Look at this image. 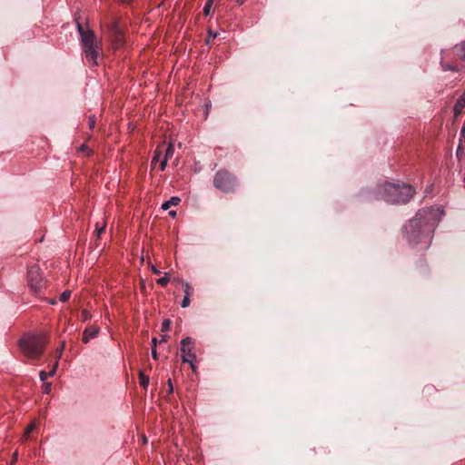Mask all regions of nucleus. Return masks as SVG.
<instances>
[{
  "label": "nucleus",
  "mask_w": 465,
  "mask_h": 465,
  "mask_svg": "<svg viewBox=\"0 0 465 465\" xmlns=\"http://www.w3.org/2000/svg\"><path fill=\"white\" fill-rule=\"evenodd\" d=\"M441 208H424L420 210L415 217L409 222V246L416 247L419 251L427 250L432 241L436 226L444 215Z\"/></svg>",
  "instance_id": "1"
},
{
  "label": "nucleus",
  "mask_w": 465,
  "mask_h": 465,
  "mask_svg": "<svg viewBox=\"0 0 465 465\" xmlns=\"http://www.w3.org/2000/svg\"><path fill=\"white\" fill-rule=\"evenodd\" d=\"M47 343L48 338L45 334L26 335L19 340L21 351L25 356L34 361L42 357Z\"/></svg>",
  "instance_id": "2"
},
{
  "label": "nucleus",
  "mask_w": 465,
  "mask_h": 465,
  "mask_svg": "<svg viewBox=\"0 0 465 465\" xmlns=\"http://www.w3.org/2000/svg\"><path fill=\"white\" fill-rule=\"evenodd\" d=\"M76 24L86 59L93 63V64H97V58L101 49L100 41L92 30L84 29V25L78 21Z\"/></svg>",
  "instance_id": "3"
},
{
  "label": "nucleus",
  "mask_w": 465,
  "mask_h": 465,
  "mask_svg": "<svg viewBox=\"0 0 465 465\" xmlns=\"http://www.w3.org/2000/svg\"><path fill=\"white\" fill-rule=\"evenodd\" d=\"M213 185L218 190L229 193L239 186L236 176L226 169L218 171L213 177Z\"/></svg>",
  "instance_id": "4"
},
{
  "label": "nucleus",
  "mask_w": 465,
  "mask_h": 465,
  "mask_svg": "<svg viewBox=\"0 0 465 465\" xmlns=\"http://www.w3.org/2000/svg\"><path fill=\"white\" fill-rule=\"evenodd\" d=\"M381 198L390 203H405L399 183L386 182L379 188Z\"/></svg>",
  "instance_id": "5"
},
{
  "label": "nucleus",
  "mask_w": 465,
  "mask_h": 465,
  "mask_svg": "<svg viewBox=\"0 0 465 465\" xmlns=\"http://www.w3.org/2000/svg\"><path fill=\"white\" fill-rule=\"evenodd\" d=\"M27 283L31 291L37 294L44 287L43 277L40 268L37 265H33L27 271Z\"/></svg>",
  "instance_id": "6"
},
{
  "label": "nucleus",
  "mask_w": 465,
  "mask_h": 465,
  "mask_svg": "<svg viewBox=\"0 0 465 465\" xmlns=\"http://www.w3.org/2000/svg\"><path fill=\"white\" fill-rule=\"evenodd\" d=\"M193 341L191 337H186L181 341V351L183 353V361L189 362L193 370H194V365L193 361L195 360L196 356L193 351Z\"/></svg>",
  "instance_id": "7"
},
{
  "label": "nucleus",
  "mask_w": 465,
  "mask_h": 465,
  "mask_svg": "<svg viewBox=\"0 0 465 465\" xmlns=\"http://www.w3.org/2000/svg\"><path fill=\"white\" fill-rule=\"evenodd\" d=\"M108 29H109L111 37L114 40V42L116 45H121L123 42L124 35H123L122 30L120 29V27L118 25V23L116 21H112L111 24L109 25Z\"/></svg>",
  "instance_id": "8"
},
{
  "label": "nucleus",
  "mask_w": 465,
  "mask_h": 465,
  "mask_svg": "<svg viewBox=\"0 0 465 465\" xmlns=\"http://www.w3.org/2000/svg\"><path fill=\"white\" fill-rule=\"evenodd\" d=\"M99 332V328L97 326H91L89 328H86L84 331L82 341L84 343L89 342L90 339H93L97 336Z\"/></svg>",
  "instance_id": "9"
},
{
  "label": "nucleus",
  "mask_w": 465,
  "mask_h": 465,
  "mask_svg": "<svg viewBox=\"0 0 465 465\" xmlns=\"http://www.w3.org/2000/svg\"><path fill=\"white\" fill-rule=\"evenodd\" d=\"M164 144H159L153 152V155L151 162V169H154L157 163L160 161V157L163 152Z\"/></svg>",
  "instance_id": "10"
},
{
  "label": "nucleus",
  "mask_w": 465,
  "mask_h": 465,
  "mask_svg": "<svg viewBox=\"0 0 465 465\" xmlns=\"http://www.w3.org/2000/svg\"><path fill=\"white\" fill-rule=\"evenodd\" d=\"M58 368V361H55V362L54 363V366L52 368V370L49 371V372H46L45 371H41L40 373H39V377H40V380L44 382H45V380L48 378V377H52L55 374L56 372V370Z\"/></svg>",
  "instance_id": "11"
},
{
  "label": "nucleus",
  "mask_w": 465,
  "mask_h": 465,
  "mask_svg": "<svg viewBox=\"0 0 465 465\" xmlns=\"http://www.w3.org/2000/svg\"><path fill=\"white\" fill-rule=\"evenodd\" d=\"M453 51L456 56L461 60H465V41L461 42L460 45H456Z\"/></svg>",
  "instance_id": "12"
},
{
  "label": "nucleus",
  "mask_w": 465,
  "mask_h": 465,
  "mask_svg": "<svg viewBox=\"0 0 465 465\" xmlns=\"http://www.w3.org/2000/svg\"><path fill=\"white\" fill-rule=\"evenodd\" d=\"M181 199L179 197L173 196L170 200L164 202L162 204L163 210H168L171 206H176L180 203Z\"/></svg>",
  "instance_id": "13"
},
{
  "label": "nucleus",
  "mask_w": 465,
  "mask_h": 465,
  "mask_svg": "<svg viewBox=\"0 0 465 465\" xmlns=\"http://www.w3.org/2000/svg\"><path fill=\"white\" fill-rule=\"evenodd\" d=\"M174 153V146L172 143H169L166 148L164 149V157L165 159L169 160L173 157Z\"/></svg>",
  "instance_id": "14"
},
{
  "label": "nucleus",
  "mask_w": 465,
  "mask_h": 465,
  "mask_svg": "<svg viewBox=\"0 0 465 465\" xmlns=\"http://www.w3.org/2000/svg\"><path fill=\"white\" fill-rule=\"evenodd\" d=\"M139 380H140V385L143 389H147V386L149 384V377L145 375L143 371L139 372Z\"/></svg>",
  "instance_id": "15"
},
{
  "label": "nucleus",
  "mask_w": 465,
  "mask_h": 465,
  "mask_svg": "<svg viewBox=\"0 0 465 465\" xmlns=\"http://www.w3.org/2000/svg\"><path fill=\"white\" fill-rule=\"evenodd\" d=\"M464 107H465V104H463V102L461 103L460 101L457 100L453 106L454 114L456 116L462 113Z\"/></svg>",
  "instance_id": "16"
},
{
  "label": "nucleus",
  "mask_w": 465,
  "mask_h": 465,
  "mask_svg": "<svg viewBox=\"0 0 465 465\" xmlns=\"http://www.w3.org/2000/svg\"><path fill=\"white\" fill-rule=\"evenodd\" d=\"M440 66L443 71H457V67L449 63H444L442 60L440 61Z\"/></svg>",
  "instance_id": "17"
},
{
  "label": "nucleus",
  "mask_w": 465,
  "mask_h": 465,
  "mask_svg": "<svg viewBox=\"0 0 465 465\" xmlns=\"http://www.w3.org/2000/svg\"><path fill=\"white\" fill-rule=\"evenodd\" d=\"M213 3V0H207L205 5L203 7V12L205 15H210Z\"/></svg>",
  "instance_id": "18"
},
{
  "label": "nucleus",
  "mask_w": 465,
  "mask_h": 465,
  "mask_svg": "<svg viewBox=\"0 0 465 465\" xmlns=\"http://www.w3.org/2000/svg\"><path fill=\"white\" fill-rule=\"evenodd\" d=\"M184 296H191L193 292V288L188 282L183 283Z\"/></svg>",
  "instance_id": "19"
},
{
  "label": "nucleus",
  "mask_w": 465,
  "mask_h": 465,
  "mask_svg": "<svg viewBox=\"0 0 465 465\" xmlns=\"http://www.w3.org/2000/svg\"><path fill=\"white\" fill-rule=\"evenodd\" d=\"M170 282V278L168 277V275H167V274H165L163 277L159 278V279L157 280V283H158L159 285H161L162 287L166 286V285L168 284V282Z\"/></svg>",
  "instance_id": "20"
},
{
  "label": "nucleus",
  "mask_w": 465,
  "mask_h": 465,
  "mask_svg": "<svg viewBox=\"0 0 465 465\" xmlns=\"http://www.w3.org/2000/svg\"><path fill=\"white\" fill-rule=\"evenodd\" d=\"M71 297V292L70 291H64V292H62L60 294V297H59V300L62 302H67Z\"/></svg>",
  "instance_id": "21"
},
{
  "label": "nucleus",
  "mask_w": 465,
  "mask_h": 465,
  "mask_svg": "<svg viewBox=\"0 0 465 465\" xmlns=\"http://www.w3.org/2000/svg\"><path fill=\"white\" fill-rule=\"evenodd\" d=\"M170 325H171V321L168 320V319H165L162 322L161 331H167L170 329Z\"/></svg>",
  "instance_id": "22"
},
{
  "label": "nucleus",
  "mask_w": 465,
  "mask_h": 465,
  "mask_svg": "<svg viewBox=\"0 0 465 465\" xmlns=\"http://www.w3.org/2000/svg\"><path fill=\"white\" fill-rule=\"evenodd\" d=\"M91 318V313L87 310H83L81 312V320L83 322H86Z\"/></svg>",
  "instance_id": "23"
},
{
  "label": "nucleus",
  "mask_w": 465,
  "mask_h": 465,
  "mask_svg": "<svg viewBox=\"0 0 465 465\" xmlns=\"http://www.w3.org/2000/svg\"><path fill=\"white\" fill-rule=\"evenodd\" d=\"M65 343L64 341L62 343L61 347L56 350V360L59 362V359L62 357L63 351L64 350Z\"/></svg>",
  "instance_id": "24"
},
{
  "label": "nucleus",
  "mask_w": 465,
  "mask_h": 465,
  "mask_svg": "<svg viewBox=\"0 0 465 465\" xmlns=\"http://www.w3.org/2000/svg\"><path fill=\"white\" fill-rule=\"evenodd\" d=\"M52 383L51 382H44L43 384V392L45 394L50 393Z\"/></svg>",
  "instance_id": "25"
},
{
  "label": "nucleus",
  "mask_w": 465,
  "mask_h": 465,
  "mask_svg": "<svg viewBox=\"0 0 465 465\" xmlns=\"http://www.w3.org/2000/svg\"><path fill=\"white\" fill-rule=\"evenodd\" d=\"M190 302H191L190 296H184L183 301H182L181 306L183 308H186V307H188L190 305Z\"/></svg>",
  "instance_id": "26"
},
{
  "label": "nucleus",
  "mask_w": 465,
  "mask_h": 465,
  "mask_svg": "<svg viewBox=\"0 0 465 465\" xmlns=\"http://www.w3.org/2000/svg\"><path fill=\"white\" fill-rule=\"evenodd\" d=\"M218 35V33H213L211 30L209 31V35L206 39V44L209 45L212 39H215Z\"/></svg>",
  "instance_id": "27"
},
{
  "label": "nucleus",
  "mask_w": 465,
  "mask_h": 465,
  "mask_svg": "<svg viewBox=\"0 0 465 465\" xmlns=\"http://www.w3.org/2000/svg\"><path fill=\"white\" fill-rule=\"evenodd\" d=\"M167 386H168L167 387V394L172 395L173 392V386L172 381L170 379L167 381Z\"/></svg>",
  "instance_id": "28"
},
{
  "label": "nucleus",
  "mask_w": 465,
  "mask_h": 465,
  "mask_svg": "<svg viewBox=\"0 0 465 465\" xmlns=\"http://www.w3.org/2000/svg\"><path fill=\"white\" fill-rule=\"evenodd\" d=\"M35 428V424L33 422L31 423L25 430V436L27 437Z\"/></svg>",
  "instance_id": "29"
},
{
  "label": "nucleus",
  "mask_w": 465,
  "mask_h": 465,
  "mask_svg": "<svg viewBox=\"0 0 465 465\" xmlns=\"http://www.w3.org/2000/svg\"><path fill=\"white\" fill-rule=\"evenodd\" d=\"M408 191H409V201H410L413 197V195L416 193V191L411 184H409Z\"/></svg>",
  "instance_id": "30"
},
{
  "label": "nucleus",
  "mask_w": 465,
  "mask_h": 465,
  "mask_svg": "<svg viewBox=\"0 0 465 465\" xmlns=\"http://www.w3.org/2000/svg\"><path fill=\"white\" fill-rule=\"evenodd\" d=\"M167 162H168V160H167V159H165V158H163V159L161 161V163H160V170H161V171H163V170L166 168V166H167Z\"/></svg>",
  "instance_id": "31"
},
{
  "label": "nucleus",
  "mask_w": 465,
  "mask_h": 465,
  "mask_svg": "<svg viewBox=\"0 0 465 465\" xmlns=\"http://www.w3.org/2000/svg\"><path fill=\"white\" fill-rule=\"evenodd\" d=\"M105 230V224H104L101 228H98V225L96 226V232L97 235L100 236L101 233H103Z\"/></svg>",
  "instance_id": "32"
},
{
  "label": "nucleus",
  "mask_w": 465,
  "mask_h": 465,
  "mask_svg": "<svg viewBox=\"0 0 465 465\" xmlns=\"http://www.w3.org/2000/svg\"><path fill=\"white\" fill-rule=\"evenodd\" d=\"M89 127L90 128H94V124H95V121L93 117L89 118Z\"/></svg>",
  "instance_id": "33"
},
{
  "label": "nucleus",
  "mask_w": 465,
  "mask_h": 465,
  "mask_svg": "<svg viewBox=\"0 0 465 465\" xmlns=\"http://www.w3.org/2000/svg\"><path fill=\"white\" fill-rule=\"evenodd\" d=\"M152 356L154 360H157L158 356H157L156 348H152Z\"/></svg>",
  "instance_id": "34"
},
{
  "label": "nucleus",
  "mask_w": 465,
  "mask_h": 465,
  "mask_svg": "<svg viewBox=\"0 0 465 465\" xmlns=\"http://www.w3.org/2000/svg\"><path fill=\"white\" fill-rule=\"evenodd\" d=\"M17 459H18V453H17V451H15V452L13 454L12 463L16 462Z\"/></svg>",
  "instance_id": "35"
},
{
  "label": "nucleus",
  "mask_w": 465,
  "mask_h": 465,
  "mask_svg": "<svg viewBox=\"0 0 465 465\" xmlns=\"http://www.w3.org/2000/svg\"><path fill=\"white\" fill-rule=\"evenodd\" d=\"M459 101L465 104V92L458 98Z\"/></svg>",
  "instance_id": "36"
},
{
  "label": "nucleus",
  "mask_w": 465,
  "mask_h": 465,
  "mask_svg": "<svg viewBox=\"0 0 465 465\" xmlns=\"http://www.w3.org/2000/svg\"><path fill=\"white\" fill-rule=\"evenodd\" d=\"M152 348H156V344H157V339L156 338H153L152 340Z\"/></svg>",
  "instance_id": "37"
},
{
  "label": "nucleus",
  "mask_w": 465,
  "mask_h": 465,
  "mask_svg": "<svg viewBox=\"0 0 465 465\" xmlns=\"http://www.w3.org/2000/svg\"><path fill=\"white\" fill-rule=\"evenodd\" d=\"M169 214H170L172 217H175V216H176V212H175V211H170V212H169Z\"/></svg>",
  "instance_id": "38"
},
{
  "label": "nucleus",
  "mask_w": 465,
  "mask_h": 465,
  "mask_svg": "<svg viewBox=\"0 0 465 465\" xmlns=\"http://www.w3.org/2000/svg\"><path fill=\"white\" fill-rule=\"evenodd\" d=\"M153 272L155 274H160L161 273V272L159 270L155 269V268L153 269Z\"/></svg>",
  "instance_id": "39"
},
{
  "label": "nucleus",
  "mask_w": 465,
  "mask_h": 465,
  "mask_svg": "<svg viewBox=\"0 0 465 465\" xmlns=\"http://www.w3.org/2000/svg\"><path fill=\"white\" fill-rule=\"evenodd\" d=\"M123 3L129 4L132 2V0H121Z\"/></svg>",
  "instance_id": "40"
},
{
  "label": "nucleus",
  "mask_w": 465,
  "mask_h": 465,
  "mask_svg": "<svg viewBox=\"0 0 465 465\" xmlns=\"http://www.w3.org/2000/svg\"><path fill=\"white\" fill-rule=\"evenodd\" d=\"M245 0H236L239 5H242Z\"/></svg>",
  "instance_id": "41"
},
{
  "label": "nucleus",
  "mask_w": 465,
  "mask_h": 465,
  "mask_svg": "<svg viewBox=\"0 0 465 465\" xmlns=\"http://www.w3.org/2000/svg\"><path fill=\"white\" fill-rule=\"evenodd\" d=\"M86 149H87V147H86L84 144H83V145L81 146V150H82V151L86 150Z\"/></svg>",
  "instance_id": "42"
},
{
  "label": "nucleus",
  "mask_w": 465,
  "mask_h": 465,
  "mask_svg": "<svg viewBox=\"0 0 465 465\" xmlns=\"http://www.w3.org/2000/svg\"><path fill=\"white\" fill-rule=\"evenodd\" d=\"M166 341V336H163L162 340H161V342L162 341Z\"/></svg>",
  "instance_id": "43"
},
{
  "label": "nucleus",
  "mask_w": 465,
  "mask_h": 465,
  "mask_svg": "<svg viewBox=\"0 0 465 465\" xmlns=\"http://www.w3.org/2000/svg\"><path fill=\"white\" fill-rule=\"evenodd\" d=\"M430 187H431V186H430V187H428V188L426 189L425 193H428L430 192Z\"/></svg>",
  "instance_id": "44"
}]
</instances>
